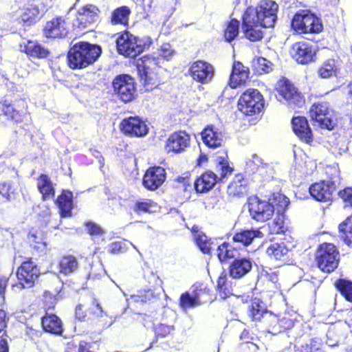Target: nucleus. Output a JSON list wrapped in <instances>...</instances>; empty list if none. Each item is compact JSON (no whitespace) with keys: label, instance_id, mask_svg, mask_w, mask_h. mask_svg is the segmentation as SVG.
<instances>
[{"label":"nucleus","instance_id":"29","mask_svg":"<svg viewBox=\"0 0 352 352\" xmlns=\"http://www.w3.org/2000/svg\"><path fill=\"white\" fill-rule=\"evenodd\" d=\"M41 323L43 329L47 332L57 335L63 332L62 322L56 315L47 313L42 318Z\"/></svg>","mask_w":352,"mask_h":352},{"label":"nucleus","instance_id":"3","mask_svg":"<svg viewBox=\"0 0 352 352\" xmlns=\"http://www.w3.org/2000/svg\"><path fill=\"white\" fill-rule=\"evenodd\" d=\"M216 172L206 171L195 182V188L198 192H205L213 188L217 179L222 182L228 175H231L233 168L230 166L226 153L216 157Z\"/></svg>","mask_w":352,"mask_h":352},{"label":"nucleus","instance_id":"56","mask_svg":"<svg viewBox=\"0 0 352 352\" xmlns=\"http://www.w3.org/2000/svg\"><path fill=\"white\" fill-rule=\"evenodd\" d=\"M10 185L7 182L0 183V201L9 199Z\"/></svg>","mask_w":352,"mask_h":352},{"label":"nucleus","instance_id":"51","mask_svg":"<svg viewBox=\"0 0 352 352\" xmlns=\"http://www.w3.org/2000/svg\"><path fill=\"white\" fill-rule=\"evenodd\" d=\"M338 195L345 203L344 207H352V188H344V190L339 191Z\"/></svg>","mask_w":352,"mask_h":352},{"label":"nucleus","instance_id":"26","mask_svg":"<svg viewBox=\"0 0 352 352\" xmlns=\"http://www.w3.org/2000/svg\"><path fill=\"white\" fill-rule=\"evenodd\" d=\"M294 132L307 143L312 140V133L305 117H294L292 121Z\"/></svg>","mask_w":352,"mask_h":352},{"label":"nucleus","instance_id":"48","mask_svg":"<svg viewBox=\"0 0 352 352\" xmlns=\"http://www.w3.org/2000/svg\"><path fill=\"white\" fill-rule=\"evenodd\" d=\"M228 246L229 245L228 243H223L221 245H219L217 249V256L221 262L234 256V250L228 249Z\"/></svg>","mask_w":352,"mask_h":352},{"label":"nucleus","instance_id":"42","mask_svg":"<svg viewBox=\"0 0 352 352\" xmlns=\"http://www.w3.org/2000/svg\"><path fill=\"white\" fill-rule=\"evenodd\" d=\"M29 241L32 248L38 252L42 253L45 251L47 244L43 241L41 232L37 230L31 231L29 234Z\"/></svg>","mask_w":352,"mask_h":352},{"label":"nucleus","instance_id":"1","mask_svg":"<svg viewBox=\"0 0 352 352\" xmlns=\"http://www.w3.org/2000/svg\"><path fill=\"white\" fill-rule=\"evenodd\" d=\"M289 199L283 194L276 193L267 201L257 197L249 199V212L252 219L257 221H265L272 218L274 210L283 212L289 205Z\"/></svg>","mask_w":352,"mask_h":352},{"label":"nucleus","instance_id":"7","mask_svg":"<svg viewBox=\"0 0 352 352\" xmlns=\"http://www.w3.org/2000/svg\"><path fill=\"white\" fill-rule=\"evenodd\" d=\"M318 267L324 272L330 273L338 265L339 253L334 245L323 243L320 245L316 254Z\"/></svg>","mask_w":352,"mask_h":352},{"label":"nucleus","instance_id":"46","mask_svg":"<svg viewBox=\"0 0 352 352\" xmlns=\"http://www.w3.org/2000/svg\"><path fill=\"white\" fill-rule=\"evenodd\" d=\"M321 343L316 339H311L309 343L296 346L294 352H322L321 350Z\"/></svg>","mask_w":352,"mask_h":352},{"label":"nucleus","instance_id":"24","mask_svg":"<svg viewBox=\"0 0 352 352\" xmlns=\"http://www.w3.org/2000/svg\"><path fill=\"white\" fill-rule=\"evenodd\" d=\"M252 268V261L247 258H235L229 266V274L232 278L239 279L249 273Z\"/></svg>","mask_w":352,"mask_h":352},{"label":"nucleus","instance_id":"45","mask_svg":"<svg viewBox=\"0 0 352 352\" xmlns=\"http://www.w3.org/2000/svg\"><path fill=\"white\" fill-rule=\"evenodd\" d=\"M336 286L347 300L352 302V282L340 279Z\"/></svg>","mask_w":352,"mask_h":352},{"label":"nucleus","instance_id":"16","mask_svg":"<svg viewBox=\"0 0 352 352\" xmlns=\"http://www.w3.org/2000/svg\"><path fill=\"white\" fill-rule=\"evenodd\" d=\"M190 135L184 131L173 133L167 139L165 148L168 153H182L190 146Z\"/></svg>","mask_w":352,"mask_h":352},{"label":"nucleus","instance_id":"20","mask_svg":"<svg viewBox=\"0 0 352 352\" xmlns=\"http://www.w3.org/2000/svg\"><path fill=\"white\" fill-rule=\"evenodd\" d=\"M43 4L38 1L28 3L20 16L21 21L28 26L36 23L45 13Z\"/></svg>","mask_w":352,"mask_h":352},{"label":"nucleus","instance_id":"28","mask_svg":"<svg viewBox=\"0 0 352 352\" xmlns=\"http://www.w3.org/2000/svg\"><path fill=\"white\" fill-rule=\"evenodd\" d=\"M249 69L240 62H234L230 76L229 85L236 88L245 82L248 78Z\"/></svg>","mask_w":352,"mask_h":352},{"label":"nucleus","instance_id":"10","mask_svg":"<svg viewBox=\"0 0 352 352\" xmlns=\"http://www.w3.org/2000/svg\"><path fill=\"white\" fill-rule=\"evenodd\" d=\"M118 52L126 57L135 58L143 51L138 38L129 32L122 33L116 39Z\"/></svg>","mask_w":352,"mask_h":352},{"label":"nucleus","instance_id":"5","mask_svg":"<svg viewBox=\"0 0 352 352\" xmlns=\"http://www.w3.org/2000/svg\"><path fill=\"white\" fill-rule=\"evenodd\" d=\"M248 315L252 320L259 321L261 318L267 325V331L276 335L280 333L279 325L280 318L276 316L268 313L265 307L263 302L258 298H254L252 300L251 305L249 306Z\"/></svg>","mask_w":352,"mask_h":352},{"label":"nucleus","instance_id":"25","mask_svg":"<svg viewBox=\"0 0 352 352\" xmlns=\"http://www.w3.org/2000/svg\"><path fill=\"white\" fill-rule=\"evenodd\" d=\"M204 143L209 148L220 147L223 140V134L214 126H208L201 132Z\"/></svg>","mask_w":352,"mask_h":352},{"label":"nucleus","instance_id":"49","mask_svg":"<svg viewBox=\"0 0 352 352\" xmlns=\"http://www.w3.org/2000/svg\"><path fill=\"white\" fill-rule=\"evenodd\" d=\"M254 63L257 69L263 72L268 73L272 69V63L265 58L259 57Z\"/></svg>","mask_w":352,"mask_h":352},{"label":"nucleus","instance_id":"63","mask_svg":"<svg viewBox=\"0 0 352 352\" xmlns=\"http://www.w3.org/2000/svg\"><path fill=\"white\" fill-rule=\"evenodd\" d=\"M89 348V344L87 342L81 341L79 344L78 352H91Z\"/></svg>","mask_w":352,"mask_h":352},{"label":"nucleus","instance_id":"62","mask_svg":"<svg viewBox=\"0 0 352 352\" xmlns=\"http://www.w3.org/2000/svg\"><path fill=\"white\" fill-rule=\"evenodd\" d=\"M6 312L3 310L0 309V333H1L6 327Z\"/></svg>","mask_w":352,"mask_h":352},{"label":"nucleus","instance_id":"41","mask_svg":"<svg viewBox=\"0 0 352 352\" xmlns=\"http://www.w3.org/2000/svg\"><path fill=\"white\" fill-rule=\"evenodd\" d=\"M194 239L200 250L204 254H210L212 249L213 242L203 232L194 234Z\"/></svg>","mask_w":352,"mask_h":352},{"label":"nucleus","instance_id":"27","mask_svg":"<svg viewBox=\"0 0 352 352\" xmlns=\"http://www.w3.org/2000/svg\"><path fill=\"white\" fill-rule=\"evenodd\" d=\"M98 9L94 5H87L78 11L77 21L79 28H85L98 19Z\"/></svg>","mask_w":352,"mask_h":352},{"label":"nucleus","instance_id":"9","mask_svg":"<svg viewBox=\"0 0 352 352\" xmlns=\"http://www.w3.org/2000/svg\"><path fill=\"white\" fill-rule=\"evenodd\" d=\"M263 107V97L257 89H254L246 90L238 101L239 109L248 116L260 113Z\"/></svg>","mask_w":352,"mask_h":352},{"label":"nucleus","instance_id":"53","mask_svg":"<svg viewBox=\"0 0 352 352\" xmlns=\"http://www.w3.org/2000/svg\"><path fill=\"white\" fill-rule=\"evenodd\" d=\"M153 204L154 203L151 200H147L145 201H138L135 205L134 210L138 212H150L151 208L153 207Z\"/></svg>","mask_w":352,"mask_h":352},{"label":"nucleus","instance_id":"54","mask_svg":"<svg viewBox=\"0 0 352 352\" xmlns=\"http://www.w3.org/2000/svg\"><path fill=\"white\" fill-rule=\"evenodd\" d=\"M85 226L88 233L91 236H102L104 234L103 230L98 225L93 222H87Z\"/></svg>","mask_w":352,"mask_h":352},{"label":"nucleus","instance_id":"35","mask_svg":"<svg viewBox=\"0 0 352 352\" xmlns=\"http://www.w3.org/2000/svg\"><path fill=\"white\" fill-rule=\"evenodd\" d=\"M131 10L127 6H121L114 10L111 14V22L113 25L121 24L126 25L129 23Z\"/></svg>","mask_w":352,"mask_h":352},{"label":"nucleus","instance_id":"30","mask_svg":"<svg viewBox=\"0 0 352 352\" xmlns=\"http://www.w3.org/2000/svg\"><path fill=\"white\" fill-rule=\"evenodd\" d=\"M263 236V233L258 229L244 230L236 233L233 236V240L246 246L252 243L255 239H261Z\"/></svg>","mask_w":352,"mask_h":352},{"label":"nucleus","instance_id":"37","mask_svg":"<svg viewBox=\"0 0 352 352\" xmlns=\"http://www.w3.org/2000/svg\"><path fill=\"white\" fill-rule=\"evenodd\" d=\"M60 272L67 275L74 272L78 269L76 258L72 256H64L59 263Z\"/></svg>","mask_w":352,"mask_h":352},{"label":"nucleus","instance_id":"47","mask_svg":"<svg viewBox=\"0 0 352 352\" xmlns=\"http://www.w3.org/2000/svg\"><path fill=\"white\" fill-rule=\"evenodd\" d=\"M239 22L237 20H232L225 30L224 36L227 41L231 42L239 34Z\"/></svg>","mask_w":352,"mask_h":352},{"label":"nucleus","instance_id":"52","mask_svg":"<svg viewBox=\"0 0 352 352\" xmlns=\"http://www.w3.org/2000/svg\"><path fill=\"white\" fill-rule=\"evenodd\" d=\"M174 330V327L172 325H166L160 324L155 327V334L157 336H161L162 338L167 336L170 334Z\"/></svg>","mask_w":352,"mask_h":352},{"label":"nucleus","instance_id":"13","mask_svg":"<svg viewBox=\"0 0 352 352\" xmlns=\"http://www.w3.org/2000/svg\"><path fill=\"white\" fill-rule=\"evenodd\" d=\"M39 274V270L32 261L23 262L16 272L19 284L16 286L30 288L34 285Z\"/></svg>","mask_w":352,"mask_h":352},{"label":"nucleus","instance_id":"57","mask_svg":"<svg viewBox=\"0 0 352 352\" xmlns=\"http://www.w3.org/2000/svg\"><path fill=\"white\" fill-rule=\"evenodd\" d=\"M109 250L113 254L123 252L125 250L124 243L122 241L112 243Z\"/></svg>","mask_w":352,"mask_h":352},{"label":"nucleus","instance_id":"61","mask_svg":"<svg viewBox=\"0 0 352 352\" xmlns=\"http://www.w3.org/2000/svg\"><path fill=\"white\" fill-rule=\"evenodd\" d=\"M92 313L97 317H102L104 315L102 308L101 305L98 302H96L94 307L92 309Z\"/></svg>","mask_w":352,"mask_h":352},{"label":"nucleus","instance_id":"23","mask_svg":"<svg viewBox=\"0 0 352 352\" xmlns=\"http://www.w3.org/2000/svg\"><path fill=\"white\" fill-rule=\"evenodd\" d=\"M68 31V25L62 17L48 21L44 28V34L47 38H63L67 35Z\"/></svg>","mask_w":352,"mask_h":352},{"label":"nucleus","instance_id":"31","mask_svg":"<svg viewBox=\"0 0 352 352\" xmlns=\"http://www.w3.org/2000/svg\"><path fill=\"white\" fill-rule=\"evenodd\" d=\"M289 249L285 243H275L267 249V254L277 261H287Z\"/></svg>","mask_w":352,"mask_h":352},{"label":"nucleus","instance_id":"44","mask_svg":"<svg viewBox=\"0 0 352 352\" xmlns=\"http://www.w3.org/2000/svg\"><path fill=\"white\" fill-rule=\"evenodd\" d=\"M179 304L182 309H186L196 307L200 302L196 294L191 295L190 293L186 292L182 294Z\"/></svg>","mask_w":352,"mask_h":352},{"label":"nucleus","instance_id":"60","mask_svg":"<svg viewBox=\"0 0 352 352\" xmlns=\"http://www.w3.org/2000/svg\"><path fill=\"white\" fill-rule=\"evenodd\" d=\"M75 315L76 318L80 321H82L85 319L87 315L86 313L84 311L82 306L81 305H79L76 307Z\"/></svg>","mask_w":352,"mask_h":352},{"label":"nucleus","instance_id":"21","mask_svg":"<svg viewBox=\"0 0 352 352\" xmlns=\"http://www.w3.org/2000/svg\"><path fill=\"white\" fill-rule=\"evenodd\" d=\"M165 170L160 166L148 168L143 178L144 186L150 190H154L160 186L165 181Z\"/></svg>","mask_w":352,"mask_h":352},{"label":"nucleus","instance_id":"11","mask_svg":"<svg viewBox=\"0 0 352 352\" xmlns=\"http://www.w3.org/2000/svg\"><path fill=\"white\" fill-rule=\"evenodd\" d=\"M277 92L279 100H285L287 105L291 107H300L305 103V100L301 94L287 80L283 79L278 82Z\"/></svg>","mask_w":352,"mask_h":352},{"label":"nucleus","instance_id":"6","mask_svg":"<svg viewBox=\"0 0 352 352\" xmlns=\"http://www.w3.org/2000/svg\"><path fill=\"white\" fill-rule=\"evenodd\" d=\"M292 26L300 33H319L323 29L320 18L309 10H300L294 16Z\"/></svg>","mask_w":352,"mask_h":352},{"label":"nucleus","instance_id":"55","mask_svg":"<svg viewBox=\"0 0 352 352\" xmlns=\"http://www.w3.org/2000/svg\"><path fill=\"white\" fill-rule=\"evenodd\" d=\"M174 50H172L171 46L168 43H165L162 45L161 49L159 50L158 56L168 60L173 56Z\"/></svg>","mask_w":352,"mask_h":352},{"label":"nucleus","instance_id":"4","mask_svg":"<svg viewBox=\"0 0 352 352\" xmlns=\"http://www.w3.org/2000/svg\"><path fill=\"white\" fill-rule=\"evenodd\" d=\"M278 5L272 0H262L258 6L248 8L245 13L254 18L263 28H273L277 20Z\"/></svg>","mask_w":352,"mask_h":352},{"label":"nucleus","instance_id":"22","mask_svg":"<svg viewBox=\"0 0 352 352\" xmlns=\"http://www.w3.org/2000/svg\"><path fill=\"white\" fill-rule=\"evenodd\" d=\"M263 28L260 23L247 13L243 16L242 29L245 37L251 41H257L263 38V32L261 30Z\"/></svg>","mask_w":352,"mask_h":352},{"label":"nucleus","instance_id":"39","mask_svg":"<svg viewBox=\"0 0 352 352\" xmlns=\"http://www.w3.org/2000/svg\"><path fill=\"white\" fill-rule=\"evenodd\" d=\"M25 52L34 57L45 58L49 54V51L41 45L35 41H28L25 45Z\"/></svg>","mask_w":352,"mask_h":352},{"label":"nucleus","instance_id":"14","mask_svg":"<svg viewBox=\"0 0 352 352\" xmlns=\"http://www.w3.org/2000/svg\"><path fill=\"white\" fill-rule=\"evenodd\" d=\"M122 131L131 137H144L148 132V127L144 121L139 117H129L120 123Z\"/></svg>","mask_w":352,"mask_h":352},{"label":"nucleus","instance_id":"50","mask_svg":"<svg viewBox=\"0 0 352 352\" xmlns=\"http://www.w3.org/2000/svg\"><path fill=\"white\" fill-rule=\"evenodd\" d=\"M0 109L3 111V113L8 118L17 120L19 117L18 111L14 109V107L10 104H7L6 102L2 104Z\"/></svg>","mask_w":352,"mask_h":352},{"label":"nucleus","instance_id":"15","mask_svg":"<svg viewBox=\"0 0 352 352\" xmlns=\"http://www.w3.org/2000/svg\"><path fill=\"white\" fill-rule=\"evenodd\" d=\"M189 72L195 80L206 84L212 79L214 69L211 64L203 60H198L192 63Z\"/></svg>","mask_w":352,"mask_h":352},{"label":"nucleus","instance_id":"43","mask_svg":"<svg viewBox=\"0 0 352 352\" xmlns=\"http://www.w3.org/2000/svg\"><path fill=\"white\" fill-rule=\"evenodd\" d=\"M217 289L219 296L222 299H226L233 294L232 289L228 285L226 276H220L217 280Z\"/></svg>","mask_w":352,"mask_h":352},{"label":"nucleus","instance_id":"8","mask_svg":"<svg viewBox=\"0 0 352 352\" xmlns=\"http://www.w3.org/2000/svg\"><path fill=\"white\" fill-rule=\"evenodd\" d=\"M309 116L314 125L322 129L332 130L336 125L333 118V111L327 102L314 103L309 109Z\"/></svg>","mask_w":352,"mask_h":352},{"label":"nucleus","instance_id":"32","mask_svg":"<svg viewBox=\"0 0 352 352\" xmlns=\"http://www.w3.org/2000/svg\"><path fill=\"white\" fill-rule=\"evenodd\" d=\"M73 194L71 191L64 190L58 197L56 202L60 210L62 217H68L70 215L72 209Z\"/></svg>","mask_w":352,"mask_h":352},{"label":"nucleus","instance_id":"38","mask_svg":"<svg viewBox=\"0 0 352 352\" xmlns=\"http://www.w3.org/2000/svg\"><path fill=\"white\" fill-rule=\"evenodd\" d=\"M337 67L334 59H328L318 67V74L322 78H328L336 75Z\"/></svg>","mask_w":352,"mask_h":352},{"label":"nucleus","instance_id":"18","mask_svg":"<svg viewBox=\"0 0 352 352\" xmlns=\"http://www.w3.org/2000/svg\"><path fill=\"white\" fill-rule=\"evenodd\" d=\"M336 188L335 182L322 181L312 184L309 187V192L316 200L325 202L331 199Z\"/></svg>","mask_w":352,"mask_h":352},{"label":"nucleus","instance_id":"34","mask_svg":"<svg viewBox=\"0 0 352 352\" xmlns=\"http://www.w3.org/2000/svg\"><path fill=\"white\" fill-rule=\"evenodd\" d=\"M339 237L348 246L352 245V215L348 217L338 227Z\"/></svg>","mask_w":352,"mask_h":352},{"label":"nucleus","instance_id":"17","mask_svg":"<svg viewBox=\"0 0 352 352\" xmlns=\"http://www.w3.org/2000/svg\"><path fill=\"white\" fill-rule=\"evenodd\" d=\"M157 62L154 57H144L142 63L138 65V69L140 74V80L144 83L146 89H152L156 86L154 78L155 74L153 72V66L157 65Z\"/></svg>","mask_w":352,"mask_h":352},{"label":"nucleus","instance_id":"59","mask_svg":"<svg viewBox=\"0 0 352 352\" xmlns=\"http://www.w3.org/2000/svg\"><path fill=\"white\" fill-rule=\"evenodd\" d=\"M240 340L244 343V344H251L252 340H253V337L250 334L249 331L247 330H244L240 336Z\"/></svg>","mask_w":352,"mask_h":352},{"label":"nucleus","instance_id":"19","mask_svg":"<svg viewBox=\"0 0 352 352\" xmlns=\"http://www.w3.org/2000/svg\"><path fill=\"white\" fill-rule=\"evenodd\" d=\"M315 54V50L307 42L296 43L290 50L292 58L300 64H307L311 62Z\"/></svg>","mask_w":352,"mask_h":352},{"label":"nucleus","instance_id":"36","mask_svg":"<svg viewBox=\"0 0 352 352\" xmlns=\"http://www.w3.org/2000/svg\"><path fill=\"white\" fill-rule=\"evenodd\" d=\"M40 192L44 199H47L54 195V190L50 179L46 175H41L37 184Z\"/></svg>","mask_w":352,"mask_h":352},{"label":"nucleus","instance_id":"2","mask_svg":"<svg viewBox=\"0 0 352 352\" xmlns=\"http://www.w3.org/2000/svg\"><path fill=\"white\" fill-rule=\"evenodd\" d=\"M101 48L86 42L76 43L67 54L69 66L72 69H82L93 64L100 56Z\"/></svg>","mask_w":352,"mask_h":352},{"label":"nucleus","instance_id":"40","mask_svg":"<svg viewBox=\"0 0 352 352\" xmlns=\"http://www.w3.org/2000/svg\"><path fill=\"white\" fill-rule=\"evenodd\" d=\"M267 164L263 163V160L257 155H252L248 159L245 165V171L249 174H253L263 169Z\"/></svg>","mask_w":352,"mask_h":352},{"label":"nucleus","instance_id":"58","mask_svg":"<svg viewBox=\"0 0 352 352\" xmlns=\"http://www.w3.org/2000/svg\"><path fill=\"white\" fill-rule=\"evenodd\" d=\"M279 325L280 327V332H282L287 329L291 328L293 326V322L289 319L283 318L280 319Z\"/></svg>","mask_w":352,"mask_h":352},{"label":"nucleus","instance_id":"12","mask_svg":"<svg viewBox=\"0 0 352 352\" xmlns=\"http://www.w3.org/2000/svg\"><path fill=\"white\" fill-rule=\"evenodd\" d=\"M114 91L124 102H130L135 98L136 89L133 79L129 75H121L113 81Z\"/></svg>","mask_w":352,"mask_h":352},{"label":"nucleus","instance_id":"33","mask_svg":"<svg viewBox=\"0 0 352 352\" xmlns=\"http://www.w3.org/2000/svg\"><path fill=\"white\" fill-rule=\"evenodd\" d=\"M246 181L241 175L235 176L234 180L228 186L229 195L241 196L247 192Z\"/></svg>","mask_w":352,"mask_h":352},{"label":"nucleus","instance_id":"64","mask_svg":"<svg viewBox=\"0 0 352 352\" xmlns=\"http://www.w3.org/2000/svg\"><path fill=\"white\" fill-rule=\"evenodd\" d=\"M0 352H8V346L5 339L0 340Z\"/></svg>","mask_w":352,"mask_h":352}]
</instances>
